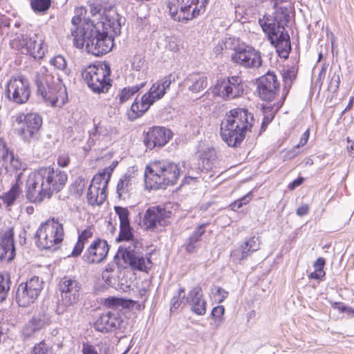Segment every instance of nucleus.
<instances>
[{
  "label": "nucleus",
  "instance_id": "1",
  "mask_svg": "<svg viewBox=\"0 0 354 354\" xmlns=\"http://www.w3.org/2000/svg\"><path fill=\"white\" fill-rule=\"evenodd\" d=\"M86 12L84 7L75 10L71 21L75 44L78 48L85 45L87 52L95 56L106 54L113 46V37L120 33L119 15L113 7L97 6H91V19L86 17Z\"/></svg>",
  "mask_w": 354,
  "mask_h": 354
},
{
  "label": "nucleus",
  "instance_id": "2",
  "mask_svg": "<svg viewBox=\"0 0 354 354\" xmlns=\"http://www.w3.org/2000/svg\"><path fill=\"white\" fill-rule=\"evenodd\" d=\"M66 172L52 167H44L30 173L26 181L27 197L33 203H41L59 192L66 185Z\"/></svg>",
  "mask_w": 354,
  "mask_h": 354
},
{
  "label": "nucleus",
  "instance_id": "3",
  "mask_svg": "<svg viewBox=\"0 0 354 354\" xmlns=\"http://www.w3.org/2000/svg\"><path fill=\"white\" fill-rule=\"evenodd\" d=\"M189 165L183 162L182 168L174 162L167 160H156L149 162L145 171V183L150 189H158L167 185H174L179 178L180 174H184L183 183H189V180L198 178V176L192 175L187 170Z\"/></svg>",
  "mask_w": 354,
  "mask_h": 354
},
{
  "label": "nucleus",
  "instance_id": "4",
  "mask_svg": "<svg viewBox=\"0 0 354 354\" xmlns=\"http://www.w3.org/2000/svg\"><path fill=\"white\" fill-rule=\"evenodd\" d=\"M254 120L253 114L246 109L230 110L221 124V136L229 146L236 147L241 145L248 132L252 131Z\"/></svg>",
  "mask_w": 354,
  "mask_h": 354
},
{
  "label": "nucleus",
  "instance_id": "5",
  "mask_svg": "<svg viewBox=\"0 0 354 354\" xmlns=\"http://www.w3.org/2000/svg\"><path fill=\"white\" fill-rule=\"evenodd\" d=\"M37 94L51 106H63L67 101L66 89L60 75H54L47 68L42 66L35 76Z\"/></svg>",
  "mask_w": 354,
  "mask_h": 354
},
{
  "label": "nucleus",
  "instance_id": "6",
  "mask_svg": "<svg viewBox=\"0 0 354 354\" xmlns=\"http://www.w3.org/2000/svg\"><path fill=\"white\" fill-rule=\"evenodd\" d=\"M176 78V75L170 73L153 83L149 91L142 96L140 104L136 100L132 104L127 112L129 119L133 120L141 117L154 102L163 97L167 90L170 88L171 84L174 82Z\"/></svg>",
  "mask_w": 354,
  "mask_h": 354
},
{
  "label": "nucleus",
  "instance_id": "7",
  "mask_svg": "<svg viewBox=\"0 0 354 354\" xmlns=\"http://www.w3.org/2000/svg\"><path fill=\"white\" fill-rule=\"evenodd\" d=\"M11 46L22 54L30 55L35 59H41L47 49L44 35L32 30L17 33Z\"/></svg>",
  "mask_w": 354,
  "mask_h": 354
},
{
  "label": "nucleus",
  "instance_id": "8",
  "mask_svg": "<svg viewBox=\"0 0 354 354\" xmlns=\"http://www.w3.org/2000/svg\"><path fill=\"white\" fill-rule=\"evenodd\" d=\"M134 245H120L114 259L120 264V259L133 270L147 272L151 266L149 257L144 254L142 241H136Z\"/></svg>",
  "mask_w": 354,
  "mask_h": 354
},
{
  "label": "nucleus",
  "instance_id": "9",
  "mask_svg": "<svg viewBox=\"0 0 354 354\" xmlns=\"http://www.w3.org/2000/svg\"><path fill=\"white\" fill-rule=\"evenodd\" d=\"M108 64L90 65L82 73L88 86L95 93H106L112 86Z\"/></svg>",
  "mask_w": 354,
  "mask_h": 354
},
{
  "label": "nucleus",
  "instance_id": "10",
  "mask_svg": "<svg viewBox=\"0 0 354 354\" xmlns=\"http://www.w3.org/2000/svg\"><path fill=\"white\" fill-rule=\"evenodd\" d=\"M64 232L62 223L55 218L48 219L41 223L35 234V242L42 250L50 249L59 244L64 239Z\"/></svg>",
  "mask_w": 354,
  "mask_h": 354
},
{
  "label": "nucleus",
  "instance_id": "11",
  "mask_svg": "<svg viewBox=\"0 0 354 354\" xmlns=\"http://www.w3.org/2000/svg\"><path fill=\"white\" fill-rule=\"evenodd\" d=\"M209 0H174L167 3L171 17L174 20L187 21L205 10Z\"/></svg>",
  "mask_w": 354,
  "mask_h": 354
},
{
  "label": "nucleus",
  "instance_id": "12",
  "mask_svg": "<svg viewBox=\"0 0 354 354\" xmlns=\"http://www.w3.org/2000/svg\"><path fill=\"white\" fill-rule=\"evenodd\" d=\"M41 124V117L37 113H19L13 116L15 132L25 142H30L35 138Z\"/></svg>",
  "mask_w": 354,
  "mask_h": 354
},
{
  "label": "nucleus",
  "instance_id": "13",
  "mask_svg": "<svg viewBox=\"0 0 354 354\" xmlns=\"http://www.w3.org/2000/svg\"><path fill=\"white\" fill-rule=\"evenodd\" d=\"M44 281L37 276L21 283L17 290L16 300L19 306L26 307L33 304L43 289Z\"/></svg>",
  "mask_w": 354,
  "mask_h": 354
},
{
  "label": "nucleus",
  "instance_id": "14",
  "mask_svg": "<svg viewBox=\"0 0 354 354\" xmlns=\"http://www.w3.org/2000/svg\"><path fill=\"white\" fill-rule=\"evenodd\" d=\"M212 92L225 100L234 99L243 93V80L235 75L227 79H219L213 86Z\"/></svg>",
  "mask_w": 354,
  "mask_h": 354
},
{
  "label": "nucleus",
  "instance_id": "15",
  "mask_svg": "<svg viewBox=\"0 0 354 354\" xmlns=\"http://www.w3.org/2000/svg\"><path fill=\"white\" fill-rule=\"evenodd\" d=\"M30 95V84L23 76L12 77L6 84V96L14 103H26Z\"/></svg>",
  "mask_w": 354,
  "mask_h": 354
},
{
  "label": "nucleus",
  "instance_id": "16",
  "mask_svg": "<svg viewBox=\"0 0 354 354\" xmlns=\"http://www.w3.org/2000/svg\"><path fill=\"white\" fill-rule=\"evenodd\" d=\"M232 61L246 68H258L262 64L261 53L249 46L234 47Z\"/></svg>",
  "mask_w": 354,
  "mask_h": 354
},
{
  "label": "nucleus",
  "instance_id": "17",
  "mask_svg": "<svg viewBox=\"0 0 354 354\" xmlns=\"http://www.w3.org/2000/svg\"><path fill=\"white\" fill-rule=\"evenodd\" d=\"M58 287L65 305H74L79 301L81 286L77 281L65 276L60 279Z\"/></svg>",
  "mask_w": 354,
  "mask_h": 354
},
{
  "label": "nucleus",
  "instance_id": "18",
  "mask_svg": "<svg viewBox=\"0 0 354 354\" xmlns=\"http://www.w3.org/2000/svg\"><path fill=\"white\" fill-rule=\"evenodd\" d=\"M257 91L259 97L268 102H272L279 91V83L274 73L268 72L257 82Z\"/></svg>",
  "mask_w": 354,
  "mask_h": 354
},
{
  "label": "nucleus",
  "instance_id": "19",
  "mask_svg": "<svg viewBox=\"0 0 354 354\" xmlns=\"http://www.w3.org/2000/svg\"><path fill=\"white\" fill-rule=\"evenodd\" d=\"M122 322V315L118 310H107L97 318L94 328L104 333L113 332L120 328Z\"/></svg>",
  "mask_w": 354,
  "mask_h": 354
},
{
  "label": "nucleus",
  "instance_id": "20",
  "mask_svg": "<svg viewBox=\"0 0 354 354\" xmlns=\"http://www.w3.org/2000/svg\"><path fill=\"white\" fill-rule=\"evenodd\" d=\"M171 212L160 207H151L147 209L143 218V226L147 230H153L158 226H165Z\"/></svg>",
  "mask_w": 354,
  "mask_h": 354
},
{
  "label": "nucleus",
  "instance_id": "21",
  "mask_svg": "<svg viewBox=\"0 0 354 354\" xmlns=\"http://www.w3.org/2000/svg\"><path fill=\"white\" fill-rule=\"evenodd\" d=\"M172 136L171 131L165 127H153L148 131L144 139L146 147L152 149L165 145Z\"/></svg>",
  "mask_w": 354,
  "mask_h": 354
},
{
  "label": "nucleus",
  "instance_id": "22",
  "mask_svg": "<svg viewBox=\"0 0 354 354\" xmlns=\"http://www.w3.org/2000/svg\"><path fill=\"white\" fill-rule=\"evenodd\" d=\"M109 250V248L106 241L97 239L87 248L82 258L88 263H99L106 259Z\"/></svg>",
  "mask_w": 354,
  "mask_h": 354
},
{
  "label": "nucleus",
  "instance_id": "23",
  "mask_svg": "<svg viewBox=\"0 0 354 354\" xmlns=\"http://www.w3.org/2000/svg\"><path fill=\"white\" fill-rule=\"evenodd\" d=\"M137 169L135 167L128 168L125 174L120 178L117 184V194L120 199L130 198L133 189Z\"/></svg>",
  "mask_w": 354,
  "mask_h": 354
},
{
  "label": "nucleus",
  "instance_id": "24",
  "mask_svg": "<svg viewBox=\"0 0 354 354\" xmlns=\"http://www.w3.org/2000/svg\"><path fill=\"white\" fill-rule=\"evenodd\" d=\"M186 303L191 306V310L195 314L198 315L205 314L207 303L201 286H196L188 292Z\"/></svg>",
  "mask_w": 354,
  "mask_h": 354
},
{
  "label": "nucleus",
  "instance_id": "25",
  "mask_svg": "<svg viewBox=\"0 0 354 354\" xmlns=\"http://www.w3.org/2000/svg\"><path fill=\"white\" fill-rule=\"evenodd\" d=\"M13 236L14 232L12 228H10L4 232L0 244L1 258L8 261L14 258L15 249Z\"/></svg>",
  "mask_w": 354,
  "mask_h": 354
},
{
  "label": "nucleus",
  "instance_id": "26",
  "mask_svg": "<svg viewBox=\"0 0 354 354\" xmlns=\"http://www.w3.org/2000/svg\"><path fill=\"white\" fill-rule=\"evenodd\" d=\"M184 86L193 93H198L207 86V77L196 73L189 74L183 81Z\"/></svg>",
  "mask_w": 354,
  "mask_h": 354
},
{
  "label": "nucleus",
  "instance_id": "27",
  "mask_svg": "<svg viewBox=\"0 0 354 354\" xmlns=\"http://www.w3.org/2000/svg\"><path fill=\"white\" fill-rule=\"evenodd\" d=\"M48 324V318L44 314L34 315L23 328L22 333L25 337H30Z\"/></svg>",
  "mask_w": 354,
  "mask_h": 354
},
{
  "label": "nucleus",
  "instance_id": "28",
  "mask_svg": "<svg viewBox=\"0 0 354 354\" xmlns=\"http://www.w3.org/2000/svg\"><path fill=\"white\" fill-rule=\"evenodd\" d=\"M259 24H260L263 31L268 34L269 39L271 40L272 44L274 43V41L276 40L277 45H279L280 43L281 44L284 43L285 46L290 49L289 41L285 39L283 33H281L280 36L278 37V26L273 22H268L264 19H259Z\"/></svg>",
  "mask_w": 354,
  "mask_h": 354
},
{
  "label": "nucleus",
  "instance_id": "29",
  "mask_svg": "<svg viewBox=\"0 0 354 354\" xmlns=\"http://www.w3.org/2000/svg\"><path fill=\"white\" fill-rule=\"evenodd\" d=\"M206 224L198 225L194 231L189 235L184 243L185 250L188 253H194L198 251L201 247V236L205 232Z\"/></svg>",
  "mask_w": 354,
  "mask_h": 354
},
{
  "label": "nucleus",
  "instance_id": "30",
  "mask_svg": "<svg viewBox=\"0 0 354 354\" xmlns=\"http://www.w3.org/2000/svg\"><path fill=\"white\" fill-rule=\"evenodd\" d=\"M88 203L91 205H100L102 204L106 198V193L102 191L100 187L89 186L86 194Z\"/></svg>",
  "mask_w": 354,
  "mask_h": 354
},
{
  "label": "nucleus",
  "instance_id": "31",
  "mask_svg": "<svg viewBox=\"0 0 354 354\" xmlns=\"http://www.w3.org/2000/svg\"><path fill=\"white\" fill-rule=\"evenodd\" d=\"M118 241H124L122 245H134L136 241H142L136 237L133 233V228L130 224L120 225V233L117 239Z\"/></svg>",
  "mask_w": 354,
  "mask_h": 354
},
{
  "label": "nucleus",
  "instance_id": "32",
  "mask_svg": "<svg viewBox=\"0 0 354 354\" xmlns=\"http://www.w3.org/2000/svg\"><path fill=\"white\" fill-rule=\"evenodd\" d=\"M0 145H2V158L5 161H10L11 167L15 170H21L25 169V165L21 162L18 158H15L12 152H9L6 143L0 140Z\"/></svg>",
  "mask_w": 354,
  "mask_h": 354
},
{
  "label": "nucleus",
  "instance_id": "33",
  "mask_svg": "<svg viewBox=\"0 0 354 354\" xmlns=\"http://www.w3.org/2000/svg\"><path fill=\"white\" fill-rule=\"evenodd\" d=\"M146 84V82H142L140 84L133 86H128L122 88L118 95L117 98L119 100L120 104H123L128 101L131 97L138 92Z\"/></svg>",
  "mask_w": 354,
  "mask_h": 354
},
{
  "label": "nucleus",
  "instance_id": "34",
  "mask_svg": "<svg viewBox=\"0 0 354 354\" xmlns=\"http://www.w3.org/2000/svg\"><path fill=\"white\" fill-rule=\"evenodd\" d=\"M298 68L297 66H288L282 71L284 88L290 89L293 81L296 79Z\"/></svg>",
  "mask_w": 354,
  "mask_h": 354
},
{
  "label": "nucleus",
  "instance_id": "35",
  "mask_svg": "<svg viewBox=\"0 0 354 354\" xmlns=\"http://www.w3.org/2000/svg\"><path fill=\"white\" fill-rule=\"evenodd\" d=\"M49 63L53 66L54 69L63 73L65 75H69L70 70L67 66V62L65 57L61 55H57L52 57Z\"/></svg>",
  "mask_w": 354,
  "mask_h": 354
},
{
  "label": "nucleus",
  "instance_id": "36",
  "mask_svg": "<svg viewBox=\"0 0 354 354\" xmlns=\"http://www.w3.org/2000/svg\"><path fill=\"white\" fill-rule=\"evenodd\" d=\"M110 178L111 177L109 176V175H107L106 173L103 170L102 172H100L93 176L91 183V185H95L97 187H100L102 191L106 192Z\"/></svg>",
  "mask_w": 354,
  "mask_h": 354
},
{
  "label": "nucleus",
  "instance_id": "37",
  "mask_svg": "<svg viewBox=\"0 0 354 354\" xmlns=\"http://www.w3.org/2000/svg\"><path fill=\"white\" fill-rule=\"evenodd\" d=\"M103 305L109 308V310H116L120 312L124 305V301L118 297H110L104 299Z\"/></svg>",
  "mask_w": 354,
  "mask_h": 354
},
{
  "label": "nucleus",
  "instance_id": "38",
  "mask_svg": "<svg viewBox=\"0 0 354 354\" xmlns=\"http://www.w3.org/2000/svg\"><path fill=\"white\" fill-rule=\"evenodd\" d=\"M51 0H31L30 6L35 12L45 13L50 8Z\"/></svg>",
  "mask_w": 354,
  "mask_h": 354
},
{
  "label": "nucleus",
  "instance_id": "39",
  "mask_svg": "<svg viewBox=\"0 0 354 354\" xmlns=\"http://www.w3.org/2000/svg\"><path fill=\"white\" fill-rule=\"evenodd\" d=\"M252 252H254L243 243L239 249L234 250L231 256L234 261H241L250 256Z\"/></svg>",
  "mask_w": 354,
  "mask_h": 354
},
{
  "label": "nucleus",
  "instance_id": "40",
  "mask_svg": "<svg viewBox=\"0 0 354 354\" xmlns=\"http://www.w3.org/2000/svg\"><path fill=\"white\" fill-rule=\"evenodd\" d=\"M215 151L214 149H209L205 151L201 155L202 165H207L206 169H210L215 160Z\"/></svg>",
  "mask_w": 354,
  "mask_h": 354
},
{
  "label": "nucleus",
  "instance_id": "41",
  "mask_svg": "<svg viewBox=\"0 0 354 354\" xmlns=\"http://www.w3.org/2000/svg\"><path fill=\"white\" fill-rule=\"evenodd\" d=\"M19 187L16 184L13 185L10 191L5 194L3 201L8 206H10L14 203L15 201L19 196Z\"/></svg>",
  "mask_w": 354,
  "mask_h": 354
},
{
  "label": "nucleus",
  "instance_id": "42",
  "mask_svg": "<svg viewBox=\"0 0 354 354\" xmlns=\"http://www.w3.org/2000/svg\"><path fill=\"white\" fill-rule=\"evenodd\" d=\"M9 290V279L0 274V302L6 299Z\"/></svg>",
  "mask_w": 354,
  "mask_h": 354
},
{
  "label": "nucleus",
  "instance_id": "43",
  "mask_svg": "<svg viewBox=\"0 0 354 354\" xmlns=\"http://www.w3.org/2000/svg\"><path fill=\"white\" fill-rule=\"evenodd\" d=\"M185 299V293L184 288H180L177 295H174L171 300V311H174L178 309L183 300Z\"/></svg>",
  "mask_w": 354,
  "mask_h": 354
},
{
  "label": "nucleus",
  "instance_id": "44",
  "mask_svg": "<svg viewBox=\"0 0 354 354\" xmlns=\"http://www.w3.org/2000/svg\"><path fill=\"white\" fill-rule=\"evenodd\" d=\"M114 209L119 217L120 225L130 224L129 219V211L127 208L115 206Z\"/></svg>",
  "mask_w": 354,
  "mask_h": 354
},
{
  "label": "nucleus",
  "instance_id": "45",
  "mask_svg": "<svg viewBox=\"0 0 354 354\" xmlns=\"http://www.w3.org/2000/svg\"><path fill=\"white\" fill-rule=\"evenodd\" d=\"M165 48L171 51L177 52L179 50V45L177 39L174 37H165Z\"/></svg>",
  "mask_w": 354,
  "mask_h": 354
},
{
  "label": "nucleus",
  "instance_id": "46",
  "mask_svg": "<svg viewBox=\"0 0 354 354\" xmlns=\"http://www.w3.org/2000/svg\"><path fill=\"white\" fill-rule=\"evenodd\" d=\"M33 354H52L51 350L44 342H41L33 348Z\"/></svg>",
  "mask_w": 354,
  "mask_h": 354
},
{
  "label": "nucleus",
  "instance_id": "47",
  "mask_svg": "<svg viewBox=\"0 0 354 354\" xmlns=\"http://www.w3.org/2000/svg\"><path fill=\"white\" fill-rule=\"evenodd\" d=\"M260 239L259 237L252 236L247 241L244 243V244L248 246V248H250V250L253 252H256L260 248Z\"/></svg>",
  "mask_w": 354,
  "mask_h": 354
},
{
  "label": "nucleus",
  "instance_id": "48",
  "mask_svg": "<svg viewBox=\"0 0 354 354\" xmlns=\"http://www.w3.org/2000/svg\"><path fill=\"white\" fill-rule=\"evenodd\" d=\"M102 279L109 286H114L116 283L115 273H109L108 271H103L102 273Z\"/></svg>",
  "mask_w": 354,
  "mask_h": 354
},
{
  "label": "nucleus",
  "instance_id": "49",
  "mask_svg": "<svg viewBox=\"0 0 354 354\" xmlns=\"http://www.w3.org/2000/svg\"><path fill=\"white\" fill-rule=\"evenodd\" d=\"M281 106V104H277V105L274 104V107L272 108V109H274V111H270V113L268 115H266L263 118V120L262 122V126L261 128L263 129L264 127H266L273 119L274 118V112H276L278 111L279 107Z\"/></svg>",
  "mask_w": 354,
  "mask_h": 354
},
{
  "label": "nucleus",
  "instance_id": "50",
  "mask_svg": "<svg viewBox=\"0 0 354 354\" xmlns=\"http://www.w3.org/2000/svg\"><path fill=\"white\" fill-rule=\"evenodd\" d=\"M340 78L339 74L334 73L331 76L329 87L334 91H337L339 86Z\"/></svg>",
  "mask_w": 354,
  "mask_h": 354
},
{
  "label": "nucleus",
  "instance_id": "51",
  "mask_svg": "<svg viewBox=\"0 0 354 354\" xmlns=\"http://www.w3.org/2000/svg\"><path fill=\"white\" fill-rule=\"evenodd\" d=\"M96 131L97 132H99L100 133H102V135H106V136H111L113 134L117 133L116 129H115L109 125L106 126L105 127H102V128L97 127Z\"/></svg>",
  "mask_w": 354,
  "mask_h": 354
},
{
  "label": "nucleus",
  "instance_id": "52",
  "mask_svg": "<svg viewBox=\"0 0 354 354\" xmlns=\"http://www.w3.org/2000/svg\"><path fill=\"white\" fill-rule=\"evenodd\" d=\"M70 158L66 153H62L58 156L57 164L61 167H66L68 165Z\"/></svg>",
  "mask_w": 354,
  "mask_h": 354
},
{
  "label": "nucleus",
  "instance_id": "53",
  "mask_svg": "<svg viewBox=\"0 0 354 354\" xmlns=\"http://www.w3.org/2000/svg\"><path fill=\"white\" fill-rule=\"evenodd\" d=\"M325 274L326 273L324 270L315 269L314 272L308 274V278L317 280H322L324 277Z\"/></svg>",
  "mask_w": 354,
  "mask_h": 354
},
{
  "label": "nucleus",
  "instance_id": "54",
  "mask_svg": "<svg viewBox=\"0 0 354 354\" xmlns=\"http://www.w3.org/2000/svg\"><path fill=\"white\" fill-rule=\"evenodd\" d=\"M93 235V232L91 229L84 230L79 236L78 241H81L84 244L88 240V239L91 238Z\"/></svg>",
  "mask_w": 354,
  "mask_h": 354
},
{
  "label": "nucleus",
  "instance_id": "55",
  "mask_svg": "<svg viewBox=\"0 0 354 354\" xmlns=\"http://www.w3.org/2000/svg\"><path fill=\"white\" fill-rule=\"evenodd\" d=\"M225 313V308L223 306H218L213 308L212 316L215 318H220Z\"/></svg>",
  "mask_w": 354,
  "mask_h": 354
},
{
  "label": "nucleus",
  "instance_id": "56",
  "mask_svg": "<svg viewBox=\"0 0 354 354\" xmlns=\"http://www.w3.org/2000/svg\"><path fill=\"white\" fill-rule=\"evenodd\" d=\"M84 247V244L82 243L81 241H77V243L75 244L73 252H72V256L73 257H78L82 253L83 249Z\"/></svg>",
  "mask_w": 354,
  "mask_h": 354
},
{
  "label": "nucleus",
  "instance_id": "57",
  "mask_svg": "<svg viewBox=\"0 0 354 354\" xmlns=\"http://www.w3.org/2000/svg\"><path fill=\"white\" fill-rule=\"evenodd\" d=\"M310 136V130L307 129L301 136L299 143L296 145L297 148L304 147L308 142Z\"/></svg>",
  "mask_w": 354,
  "mask_h": 354
},
{
  "label": "nucleus",
  "instance_id": "58",
  "mask_svg": "<svg viewBox=\"0 0 354 354\" xmlns=\"http://www.w3.org/2000/svg\"><path fill=\"white\" fill-rule=\"evenodd\" d=\"M82 354H99L94 346L84 344L82 347Z\"/></svg>",
  "mask_w": 354,
  "mask_h": 354
},
{
  "label": "nucleus",
  "instance_id": "59",
  "mask_svg": "<svg viewBox=\"0 0 354 354\" xmlns=\"http://www.w3.org/2000/svg\"><path fill=\"white\" fill-rule=\"evenodd\" d=\"M216 295L219 297L218 302L221 303L226 299L228 296V292L224 290L223 288L218 287L216 290Z\"/></svg>",
  "mask_w": 354,
  "mask_h": 354
},
{
  "label": "nucleus",
  "instance_id": "60",
  "mask_svg": "<svg viewBox=\"0 0 354 354\" xmlns=\"http://www.w3.org/2000/svg\"><path fill=\"white\" fill-rule=\"evenodd\" d=\"M309 212V207L306 204H304L297 209L296 214L299 216L306 215Z\"/></svg>",
  "mask_w": 354,
  "mask_h": 354
},
{
  "label": "nucleus",
  "instance_id": "61",
  "mask_svg": "<svg viewBox=\"0 0 354 354\" xmlns=\"http://www.w3.org/2000/svg\"><path fill=\"white\" fill-rule=\"evenodd\" d=\"M325 263V259L322 257H319L313 263V267L315 269L324 270Z\"/></svg>",
  "mask_w": 354,
  "mask_h": 354
},
{
  "label": "nucleus",
  "instance_id": "62",
  "mask_svg": "<svg viewBox=\"0 0 354 354\" xmlns=\"http://www.w3.org/2000/svg\"><path fill=\"white\" fill-rule=\"evenodd\" d=\"M299 148H297V146H295L292 149L287 151L286 154V158L291 159L297 156L299 153Z\"/></svg>",
  "mask_w": 354,
  "mask_h": 354
},
{
  "label": "nucleus",
  "instance_id": "63",
  "mask_svg": "<svg viewBox=\"0 0 354 354\" xmlns=\"http://www.w3.org/2000/svg\"><path fill=\"white\" fill-rule=\"evenodd\" d=\"M117 165L118 162L113 161L109 167L104 168L103 170L106 173L107 175H109V176L111 177L112 172L113 171L114 169L116 167Z\"/></svg>",
  "mask_w": 354,
  "mask_h": 354
},
{
  "label": "nucleus",
  "instance_id": "64",
  "mask_svg": "<svg viewBox=\"0 0 354 354\" xmlns=\"http://www.w3.org/2000/svg\"><path fill=\"white\" fill-rule=\"evenodd\" d=\"M304 181L303 178H298L294 180L289 185L290 189H294L296 187L300 185Z\"/></svg>",
  "mask_w": 354,
  "mask_h": 354
}]
</instances>
